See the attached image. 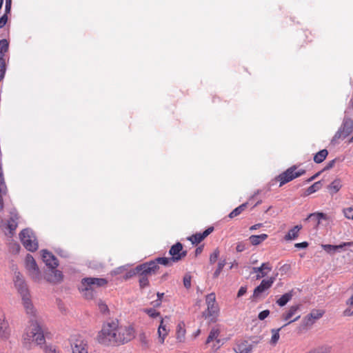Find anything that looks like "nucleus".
<instances>
[{
  "label": "nucleus",
  "instance_id": "1",
  "mask_svg": "<svg viewBox=\"0 0 353 353\" xmlns=\"http://www.w3.org/2000/svg\"><path fill=\"white\" fill-rule=\"evenodd\" d=\"M46 342L41 327L36 320H30L22 336V344L30 350L35 345H42Z\"/></svg>",
  "mask_w": 353,
  "mask_h": 353
},
{
  "label": "nucleus",
  "instance_id": "2",
  "mask_svg": "<svg viewBox=\"0 0 353 353\" xmlns=\"http://www.w3.org/2000/svg\"><path fill=\"white\" fill-rule=\"evenodd\" d=\"M117 321H112L103 324L97 339L98 342L102 345H117Z\"/></svg>",
  "mask_w": 353,
  "mask_h": 353
},
{
  "label": "nucleus",
  "instance_id": "3",
  "mask_svg": "<svg viewBox=\"0 0 353 353\" xmlns=\"http://www.w3.org/2000/svg\"><path fill=\"white\" fill-rule=\"evenodd\" d=\"M108 280L103 278H83L81 280L79 289L85 299H92L94 298V292L95 289L100 287H104L108 284Z\"/></svg>",
  "mask_w": 353,
  "mask_h": 353
},
{
  "label": "nucleus",
  "instance_id": "4",
  "mask_svg": "<svg viewBox=\"0 0 353 353\" xmlns=\"http://www.w3.org/2000/svg\"><path fill=\"white\" fill-rule=\"evenodd\" d=\"M19 219V216L15 210L10 212L8 220L0 219V230L6 236H12L18 226Z\"/></svg>",
  "mask_w": 353,
  "mask_h": 353
},
{
  "label": "nucleus",
  "instance_id": "5",
  "mask_svg": "<svg viewBox=\"0 0 353 353\" xmlns=\"http://www.w3.org/2000/svg\"><path fill=\"white\" fill-rule=\"evenodd\" d=\"M205 301L207 310L203 312L205 319L209 318L211 322H216L219 316V307L216 303V296L214 293H210L206 296Z\"/></svg>",
  "mask_w": 353,
  "mask_h": 353
},
{
  "label": "nucleus",
  "instance_id": "6",
  "mask_svg": "<svg viewBox=\"0 0 353 353\" xmlns=\"http://www.w3.org/2000/svg\"><path fill=\"white\" fill-rule=\"evenodd\" d=\"M296 169L297 167L296 165L291 166L276 177L275 180L279 182V187L283 186L285 183L303 175L305 173V170L301 169L296 171Z\"/></svg>",
  "mask_w": 353,
  "mask_h": 353
},
{
  "label": "nucleus",
  "instance_id": "7",
  "mask_svg": "<svg viewBox=\"0 0 353 353\" xmlns=\"http://www.w3.org/2000/svg\"><path fill=\"white\" fill-rule=\"evenodd\" d=\"M20 240L23 245L30 252H34L38 249V242L34 233L28 230L24 229L19 234Z\"/></svg>",
  "mask_w": 353,
  "mask_h": 353
},
{
  "label": "nucleus",
  "instance_id": "8",
  "mask_svg": "<svg viewBox=\"0 0 353 353\" xmlns=\"http://www.w3.org/2000/svg\"><path fill=\"white\" fill-rule=\"evenodd\" d=\"M117 345L125 344L135 336V330L132 325L119 326L117 322Z\"/></svg>",
  "mask_w": 353,
  "mask_h": 353
},
{
  "label": "nucleus",
  "instance_id": "9",
  "mask_svg": "<svg viewBox=\"0 0 353 353\" xmlns=\"http://www.w3.org/2000/svg\"><path fill=\"white\" fill-rule=\"evenodd\" d=\"M26 268L31 277L35 282H39L41 280V274L39 268L30 254H27L25 260Z\"/></svg>",
  "mask_w": 353,
  "mask_h": 353
},
{
  "label": "nucleus",
  "instance_id": "10",
  "mask_svg": "<svg viewBox=\"0 0 353 353\" xmlns=\"http://www.w3.org/2000/svg\"><path fill=\"white\" fill-rule=\"evenodd\" d=\"M159 267L157 265V262L152 261L137 265L134 269V274L143 275L150 276L157 274Z\"/></svg>",
  "mask_w": 353,
  "mask_h": 353
},
{
  "label": "nucleus",
  "instance_id": "11",
  "mask_svg": "<svg viewBox=\"0 0 353 353\" xmlns=\"http://www.w3.org/2000/svg\"><path fill=\"white\" fill-rule=\"evenodd\" d=\"M324 313L325 312L323 310H312L308 314H307L303 319V327H311L317 320H319L323 316Z\"/></svg>",
  "mask_w": 353,
  "mask_h": 353
},
{
  "label": "nucleus",
  "instance_id": "12",
  "mask_svg": "<svg viewBox=\"0 0 353 353\" xmlns=\"http://www.w3.org/2000/svg\"><path fill=\"white\" fill-rule=\"evenodd\" d=\"M300 310V305H294L290 306L288 310L283 312L281 315V319L283 321H288L282 327L288 325L289 324L298 321L301 316L297 315L294 318V316Z\"/></svg>",
  "mask_w": 353,
  "mask_h": 353
},
{
  "label": "nucleus",
  "instance_id": "13",
  "mask_svg": "<svg viewBox=\"0 0 353 353\" xmlns=\"http://www.w3.org/2000/svg\"><path fill=\"white\" fill-rule=\"evenodd\" d=\"M169 254L172 260L177 263L186 256L187 251L183 250L182 243L177 242L170 248Z\"/></svg>",
  "mask_w": 353,
  "mask_h": 353
},
{
  "label": "nucleus",
  "instance_id": "14",
  "mask_svg": "<svg viewBox=\"0 0 353 353\" xmlns=\"http://www.w3.org/2000/svg\"><path fill=\"white\" fill-rule=\"evenodd\" d=\"M220 333V330L218 327L212 328L205 341L206 344L213 343L212 348L215 350H218L223 344L221 339L219 338Z\"/></svg>",
  "mask_w": 353,
  "mask_h": 353
},
{
  "label": "nucleus",
  "instance_id": "15",
  "mask_svg": "<svg viewBox=\"0 0 353 353\" xmlns=\"http://www.w3.org/2000/svg\"><path fill=\"white\" fill-rule=\"evenodd\" d=\"M168 316L165 318H161L160 324L157 330L158 339L160 344L163 345L165 342V339L169 334L170 330L168 327L166 320H169Z\"/></svg>",
  "mask_w": 353,
  "mask_h": 353
},
{
  "label": "nucleus",
  "instance_id": "16",
  "mask_svg": "<svg viewBox=\"0 0 353 353\" xmlns=\"http://www.w3.org/2000/svg\"><path fill=\"white\" fill-rule=\"evenodd\" d=\"M275 281V277H270L268 279H263L261 282L260 285L257 286L253 292V297L258 298L260 295L265 290L270 288Z\"/></svg>",
  "mask_w": 353,
  "mask_h": 353
},
{
  "label": "nucleus",
  "instance_id": "17",
  "mask_svg": "<svg viewBox=\"0 0 353 353\" xmlns=\"http://www.w3.org/2000/svg\"><path fill=\"white\" fill-rule=\"evenodd\" d=\"M45 279L48 282L56 284L63 281V275L61 271L56 270V268H50V270L46 272Z\"/></svg>",
  "mask_w": 353,
  "mask_h": 353
},
{
  "label": "nucleus",
  "instance_id": "18",
  "mask_svg": "<svg viewBox=\"0 0 353 353\" xmlns=\"http://www.w3.org/2000/svg\"><path fill=\"white\" fill-rule=\"evenodd\" d=\"M14 286L17 288L18 292L20 294L21 296H23L25 295L29 294V290L27 287V285L24 280L22 278V276L20 273H18L15 276L14 279Z\"/></svg>",
  "mask_w": 353,
  "mask_h": 353
},
{
  "label": "nucleus",
  "instance_id": "19",
  "mask_svg": "<svg viewBox=\"0 0 353 353\" xmlns=\"http://www.w3.org/2000/svg\"><path fill=\"white\" fill-rule=\"evenodd\" d=\"M41 253L43 261L47 266L52 269H54L58 266V260L51 252L43 250L41 251Z\"/></svg>",
  "mask_w": 353,
  "mask_h": 353
},
{
  "label": "nucleus",
  "instance_id": "20",
  "mask_svg": "<svg viewBox=\"0 0 353 353\" xmlns=\"http://www.w3.org/2000/svg\"><path fill=\"white\" fill-rule=\"evenodd\" d=\"M253 272L257 273L256 279H260L265 276L272 270V266L269 262L263 263L260 267L253 268Z\"/></svg>",
  "mask_w": 353,
  "mask_h": 353
},
{
  "label": "nucleus",
  "instance_id": "21",
  "mask_svg": "<svg viewBox=\"0 0 353 353\" xmlns=\"http://www.w3.org/2000/svg\"><path fill=\"white\" fill-rule=\"evenodd\" d=\"M214 231L213 227H209L203 233H196L188 237V239L192 242V244H198L201 243L205 238Z\"/></svg>",
  "mask_w": 353,
  "mask_h": 353
},
{
  "label": "nucleus",
  "instance_id": "22",
  "mask_svg": "<svg viewBox=\"0 0 353 353\" xmlns=\"http://www.w3.org/2000/svg\"><path fill=\"white\" fill-rule=\"evenodd\" d=\"M72 353H88V345L83 341L77 339L72 345Z\"/></svg>",
  "mask_w": 353,
  "mask_h": 353
},
{
  "label": "nucleus",
  "instance_id": "23",
  "mask_svg": "<svg viewBox=\"0 0 353 353\" xmlns=\"http://www.w3.org/2000/svg\"><path fill=\"white\" fill-rule=\"evenodd\" d=\"M22 303L25 308V310L28 314L34 315L35 311L34 306L32 305V301L30 299V295L27 294L23 296H21Z\"/></svg>",
  "mask_w": 353,
  "mask_h": 353
},
{
  "label": "nucleus",
  "instance_id": "24",
  "mask_svg": "<svg viewBox=\"0 0 353 353\" xmlns=\"http://www.w3.org/2000/svg\"><path fill=\"white\" fill-rule=\"evenodd\" d=\"M10 336V329L8 323L3 319L0 318V338L8 339Z\"/></svg>",
  "mask_w": 353,
  "mask_h": 353
},
{
  "label": "nucleus",
  "instance_id": "25",
  "mask_svg": "<svg viewBox=\"0 0 353 353\" xmlns=\"http://www.w3.org/2000/svg\"><path fill=\"white\" fill-rule=\"evenodd\" d=\"M7 192V187L6 185L3 177V170L0 167V211L3 209V196Z\"/></svg>",
  "mask_w": 353,
  "mask_h": 353
},
{
  "label": "nucleus",
  "instance_id": "26",
  "mask_svg": "<svg viewBox=\"0 0 353 353\" xmlns=\"http://www.w3.org/2000/svg\"><path fill=\"white\" fill-rule=\"evenodd\" d=\"M186 330L183 322L178 323L176 330V339L179 343H184L185 340Z\"/></svg>",
  "mask_w": 353,
  "mask_h": 353
},
{
  "label": "nucleus",
  "instance_id": "27",
  "mask_svg": "<svg viewBox=\"0 0 353 353\" xmlns=\"http://www.w3.org/2000/svg\"><path fill=\"white\" fill-rule=\"evenodd\" d=\"M353 245V241H351V242H345V243H343L340 245H329V244H327V245H323V248L325 251H326L327 252L330 253L331 252H335L339 249H341L343 248V247H345V246H352Z\"/></svg>",
  "mask_w": 353,
  "mask_h": 353
},
{
  "label": "nucleus",
  "instance_id": "28",
  "mask_svg": "<svg viewBox=\"0 0 353 353\" xmlns=\"http://www.w3.org/2000/svg\"><path fill=\"white\" fill-rule=\"evenodd\" d=\"M253 347L247 341H242L237 345V353H250Z\"/></svg>",
  "mask_w": 353,
  "mask_h": 353
},
{
  "label": "nucleus",
  "instance_id": "29",
  "mask_svg": "<svg viewBox=\"0 0 353 353\" xmlns=\"http://www.w3.org/2000/svg\"><path fill=\"white\" fill-rule=\"evenodd\" d=\"M302 229V226L301 225H297L290 229L288 234L285 236V239L286 241H290L295 239L298 237L299 231Z\"/></svg>",
  "mask_w": 353,
  "mask_h": 353
},
{
  "label": "nucleus",
  "instance_id": "30",
  "mask_svg": "<svg viewBox=\"0 0 353 353\" xmlns=\"http://www.w3.org/2000/svg\"><path fill=\"white\" fill-rule=\"evenodd\" d=\"M268 237V235L266 234H261L259 235H251L249 237V241L252 245H258L261 244L263 241L266 240Z\"/></svg>",
  "mask_w": 353,
  "mask_h": 353
},
{
  "label": "nucleus",
  "instance_id": "31",
  "mask_svg": "<svg viewBox=\"0 0 353 353\" xmlns=\"http://www.w3.org/2000/svg\"><path fill=\"white\" fill-rule=\"evenodd\" d=\"M322 187V183L321 181H317L313 183L312 185L308 187L304 192L303 196H309L318 190H319Z\"/></svg>",
  "mask_w": 353,
  "mask_h": 353
},
{
  "label": "nucleus",
  "instance_id": "32",
  "mask_svg": "<svg viewBox=\"0 0 353 353\" xmlns=\"http://www.w3.org/2000/svg\"><path fill=\"white\" fill-rule=\"evenodd\" d=\"M341 181L339 179H335L327 187L329 192L333 195L338 192L341 188Z\"/></svg>",
  "mask_w": 353,
  "mask_h": 353
},
{
  "label": "nucleus",
  "instance_id": "33",
  "mask_svg": "<svg viewBox=\"0 0 353 353\" xmlns=\"http://www.w3.org/2000/svg\"><path fill=\"white\" fill-rule=\"evenodd\" d=\"M292 296H293V293H292V291L289 292H287V293L284 294L283 295H282L276 301V303L280 307H283L292 299Z\"/></svg>",
  "mask_w": 353,
  "mask_h": 353
},
{
  "label": "nucleus",
  "instance_id": "34",
  "mask_svg": "<svg viewBox=\"0 0 353 353\" xmlns=\"http://www.w3.org/2000/svg\"><path fill=\"white\" fill-rule=\"evenodd\" d=\"M153 262H157V265L159 264L163 265L166 267L172 266L175 262L172 260V258L170 257H158L155 260L152 261Z\"/></svg>",
  "mask_w": 353,
  "mask_h": 353
},
{
  "label": "nucleus",
  "instance_id": "35",
  "mask_svg": "<svg viewBox=\"0 0 353 353\" xmlns=\"http://www.w3.org/2000/svg\"><path fill=\"white\" fill-rule=\"evenodd\" d=\"M328 151L326 149H323L318 152L314 157V161L316 163H322L327 157Z\"/></svg>",
  "mask_w": 353,
  "mask_h": 353
},
{
  "label": "nucleus",
  "instance_id": "36",
  "mask_svg": "<svg viewBox=\"0 0 353 353\" xmlns=\"http://www.w3.org/2000/svg\"><path fill=\"white\" fill-rule=\"evenodd\" d=\"M248 206V203H244L241 205H240L239 206H238L237 208H236L234 210H233L228 215V216L230 218V219H233L237 216H239V214H241L245 210V208H247Z\"/></svg>",
  "mask_w": 353,
  "mask_h": 353
},
{
  "label": "nucleus",
  "instance_id": "37",
  "mask_svg": "<svg viewBox=\"0 0 353 353\" xmlns=\"http://www.w3.org/2000/svg\"><path fill=\"white\" fill-rule=\"evenodd\" d=\"M9 43L6 39L0 41V59H6L5 55L8 50Z\"/></svg>",
  "mask_w": 353,
  "mask_h": 353
},
{
  "label": "nucleus",
  "instance_id": "38",
  "mask_svg": "<svg viewBox=\"0 0 353 353\" xmlns=\"http://www.w3.org/2000/svg\"><path fill=\"white\" fill-rule=\"evenodd\" d=\"M313 217H317V222L316 223V225L318 226L320 224V221L321 219L328 220V216L327 214L323 212H314L311 213L307 219H312Z\"/></svg>",
  "mask_w": 353,
  "mask_h": 353
},
{
  "label": "nucleus",
  "instance_id": "39",
  "mask_svg": "<svg viewBox=\"0 0 353 353\" xmlns=\"http://www.w3.org/2000/svg\"><path fill=\"white\" fill-rule=\"evenodd\" d=\"M143 312L147 314L152 319L162 318L159 312L154 308H144Z\"/></svg>",
  "mask_w": 353,
  "mask_h": 353
},
{
  "label": "nucleus",
  "instance_id": "40",
  "mask_svg": "<svg viewBox=\"0 0 353 353\" xmlns=\"http://www.w3.org/2000/svg\"><path fill=\"white\" fill-rule=\"evenodd\" d=\"M282 327H280L279 329H273L272 330V336L271 338V343L273 345H275L279 339V331L281 330Z\"/></svg>",
  "mask_w": 353,
  "mask_h": 353
},
{
  "label": "nucleus",
  "instance_id": "41",
  "mask_svg": "<svg viewBox=\"0 0 353 353\" xmlns=\"http://www.w3.org/2000/svg\"><path fill=\"white\" fill-rule=\"evenodd\" d=\"M343 213L346 219L353 220V206L344 208Z\"/></svg>",
  "mask_w": 353,
  "mask_h": 353
},
{
  "label": "nucleus",
  "instance_id": "42",
  "mask_svg": "<svg viewBox=\"0 0 353 353\" xmlns=\"http://www.w3.org/2000/svg\"><path fill=\"white\" fill-rule=\"evenodd\" d=\"M139 282L140 288L143 289L145 287H148L149 285L148 277L143 276V275H139Z\"/></svg>",
  "mask_w": 353,
  "mask_h": 353
},
{
  "label": "nucleus",
  "instance_id": "43",
  "mask_svg": "<svg viewBox=\"0 0 353 353\" xmlns=\"http://www.w3.org/2000/svg\"><path fill=\"white\" fill-rule=\"evenodd\" d=\"M225 265V260L224 261H221L219 262L218 265H217V268H216V270H215V272L213 274L214 278H217L219 276V274L221 272V271H222L223 268H224Z\"/></svg>",
  "mask_w": 353,
  "mask_h": 353
},
{
  "label": "nucleus",
  "instance_id": "44",
  "mask_svg": "<svg viewBox=\"0 0 353 353\" xmlns=\"http://www.w3.org/2000/svg\"><path fill=\"white\" fill-rule=\"evenodd\" d=\"M139 341H140L142 346H143L144 347H146V348L149 347V346H150L149 340L148 339L145 333H142V334H139Z\"/></svg>",
  "mask_w": 353,
  "mask_h": 353
},
{
  "label": "nucleus",
  "instance_id": "45",
  "mask_svg": "<svg viewBox=\"0 0 353 353\" xmlns=\"http://www.w3.org/2000/svg\"><path fill=\"white\" fill-rule=\"evenodd\" d=\"M6 69V59H0V81L4 77Z\"/></svg>",
  "mask_w": 353,
  "mask_h": 353
},
{
  "label": "nucleus",
  "instance_id": "46",
  "mask_svg": "<svg viewBox=\"0 0 353 353\" xmlns=\"http://www.w3.org/2000/svg\"><path fill=\"white\" fill-rule=\"evenodd\" d=\"M191 279H192V276L190 274H185L184 277H183V285L185 286V288L187 289H189L191 287Z\"/></svg>",
  "mask_w": 353,
  "mask_h": 353
},
{
  "label": "nucleus",
  "instance_id": "47",
  "mask_svg": "<svg viewBox=\"0 0 353 353\" xmlns=\"http://www.w3.org/2000/svg\"><path fill=\"white\" fill-rule=\"evenodd\" d=\"M219 256V251L216 249L210 256V263L214 264L218 259Z\"/></svg>",
  "mask_w": 353,
  "mask_h": 353
},
{
  "label": "nucleus",
  "instance_id": "48",
  "mask_svg": "<svg viewBox=\"0 0 353 353\" xmlns=\"http://www.w3.org/2000/svg\"><path fill=\"white\" fill-rule=\"evenodd\" d=\"M270 314V311L268 310H265L262 312H261L259 314V319L261 321L264 320L266 317H268Z\"/></svg>",
  "mask_w": 353,
  "mask_h": 353
},
{
  "label": "nucleus",
  "instance_id": "49",
  "mask_svg": "<svg viewBox=\"0 0 353 353\" xmlns=\"http://www.w3.org/2000/svg\"><path fill=\"white\" fill-rule=\"evenodd\" d=\"M99 309L102 313H105L108 310L107 305L101 301L98 303Z\"/></svg>",
  "mask_w": 353,
  "mask_h": 353
},
{
  "label": "nucleus",
  "instance_id": "50",
  "mask_svg": "<svg viewBox=\"0 0 353 353\" xmlns=\"http://www.w3.org/2000/svg\"><path fill=\"white\" fill-rule=\"evenodd\" d=\"M8 21V16H6V14H4L1 18H0V28H2L5 26Z\"/></svg>",
  "mask_w": 353,
  "mask_h": 353
},
{
  "label": "nucleus",
  "instance_id": "51",
  "mask_svg": "<svg viewBox=\"0 0 353 353\" xmlns=\"http://www.w3.org/2000/svg\"><path fill=\"white\" fill-rule=\"evenodd\" d=\"M245 249V246L243 242H239L237 243L236 247V250L238 252H241L244 251Z\"/></svg>",
  "mask_w": 353,
  "mask_h": 353
},
{
  "label": "nucleus",
  "instance_id": "52",
  "mask_svg": "<svg viewBox=\"0 0 353 353\" xmlns=\"http://www.w3.org/2000/svg\"><path fill=\"white\" fill-rule=\"evenodd\" d=\"M45 353H59L55 347L52 346H47L45 348Z\"/></svg>",
  "mask_w": 353,
  "mask_h": 353
},
{
  "label": "nucleus",
  "instance_id": "53",
  "mask_svg": "<svg viewBox=\"0 0 353 353\" xmlns=\"http://www.w3.org/2000/svg\"><path fill=\"white\" fill-rule=\"evenodd\" d=\"M11 5H12V1H6L5 13L4 14H6V16H8V14H9L11 11Z\"/></svg>",
  "mask_w": 353,
  "mask_h": 353
},
{
  "label": "nucleus",
  "instance_id": "54",
  "mask_svg": "<svg viewBox=\"0 0 353 353\" xmlns=\"http://www.w3.org/2000/svg\"><path fill=\"white\" fill-rule=\"evenodd\" d=\"M247 292V288L245 286H241L237 293V297L243 296Z\"/></svg>",
  "mask_w": 353,
  "mask_h": 353
},
{
  "label": "nucleus",
  "instance_id": "55",
  "mask_svg": "<svg viewBox=\"0 0 353 353\" xmlns=\"http://www.w3.org/2000/svg\"><path fill=\"white\" fill-rule=\"evenodd\" d=\"M335 161H336V160L333 159V160L330 161V162H328L327 164L326 165V166L324 168L323 170H330L332 168H333L334 164H335Z\"/></svg>",
  "mask_w": 353,
  "mask_h": 353
},
{
  "label": "nucleus",
  "instance_id": "56",
  "mask_svg": "<svg viewBox=\"0 0 353 353\" xmlns=\"http://www.w3.org/2000/svg\"><path fill=\"white\" fill-rule=\"evenodd\" d=\"M308 246V243L305 241L302 243H298L295 244V247L297 248H305Z\"/></svg>",
  "mask_w": 353,
  "mask_h": 353
},
{
  "label": "nucleus",
  "instance_id": "57",
  "mask_svg": "<svg viewBox=\"0 0 353 353\" xmlns=\"http://www.w3.org/2000/svg\"><path fill=\"white\" fill-rule=\"evenodd\" d=\"M164 296V293H160V292H158L157 293V296H158V299L156 301L157 303H156V305L157 306H159L161 303V299Z\"/></svg>",
  "mask_w": 353,
  "mask_h": 353
},
{
  "label": "nucleus",
  "instance_id": "58",
  "mask_svg": "<svg viewBox=\"0 0 353 353\" xmlns=\"http://www.w3.org/2000/svg\"><path fill=\"white\" fill-rule=\"evenodd\" d=\"M343 314L344 316H350L353 315V310L352 311L350 309L347 308L343 312Z\"/></svg>",
  "mask_w": 353,
  "mask_h": 353
},
{
  "label": "nucleus",
  "instance_id": "59",
  "mask_svg": "<svg viewBox=\"0 0 353 353\" xmlns=\"http://www.w3.org/2000/svg\"><path fill=\"white\" fill-rule=\"evenodd\" d=\"M262 226V224L261 223H257V224H255L252 226H251L250 228V230H257L259 229V228H261Z\"/></svg>",
  "mask_w": 353,
  "mask_h": 353
},
{
  "label": "nucleus",
  "instance_id": "60",
  "mask_svg": "<svg viewBox=\"0 0 353 353\" xmlns=\"http://www.w3.org/2000/svg\"><path fill=\"white\" fill-rule=\"evenodd\" d=\"M346 304L350 306L353 307V294L351 296L350 299H348L346 301Z\"/></svg>",
  "mask_w": 353,
  "mask_h": 353
},
{
  "label": "nucleus",
  "instance_id": "61",
  "mask_svg": "<svg viewBox=\"0 0 353 353\" xmlns=\"http://www.w3.org/2000/svg\"><path fill=\"white\" fill-rule=\"evenodd\" d=\"M319 174H320V172L315 174L314 175L311 176L310 179H308L307 181L310 182V181L314 180L319 175Z\"/></svg>",
  "mask_w": 353,
  "mask_h": 353
},
{
  "label": "nucleus",
  "instance_id": "62",
  "mask_svg": "<svg viewBox=\"0 0 353 353\" xmlns=\"http://www.w3.org/2000/svg\"><path fill=\"white\" fill-rule=\"evenodd\" d=\"M202 250H203V248H201V247L197 248L196 249V250H195V254H196V255H198V254H201V252H202Z\"/></svg>",
  "mask_w": 353,
  "mask_h": 353
},
{
  "label": "nucleus",
  "instance_id": "63",
  "mask_svg": "<svg viewBox=\"0 0 353 353\" xmlns=\"http://www.w3.org/2000/svg\"><path fill=\"white\" fill-rule=\"evenodd\" d=\"M201 332V330H198L196 333H195V336H197Z\"/></svg>",
  "mask_w": 353,
  "mask_h": 353
},
{
  "label": "nucleus",
  "instance_id": "64",
  "mask_svg": "<svg viewBox=\"0 0 353 353\" xmlns=\"http://www.w3.org/2000/svg\"><path fill=\"white\" fill-rule=\"evenodd\" d=\"M3 2V0H0V9L2 7Z\"/></svg>",
  "mask_w": 353,
  "mask_h": 353
}]
</instances>
